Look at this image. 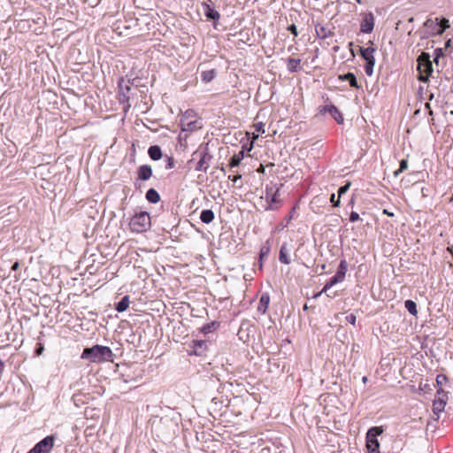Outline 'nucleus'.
I'll list each match as a JSON object with an SVG mask.
<instances>
[{
    "instance_id": "nucleus-10",
    "label": "nucleus",
    "mask_w": 453,
    "mask_h": 453,
    "mask_svg": "<svg viewBox=\"0 0 453 453\" xmlns=\"http://www.w3.org/2000/svg\"><path fill=\"white\" fill-rule=\"evenodd\" d=\"M374 27V17L372 12L365 14L364 17L361 25L360 30L362 33L370 34L372 32Z\"/></svg>"
},
{
    "instance_id": "nucleus-49",
    "label": "nucleus",
    "mask_w": 453,
    "mask_h": 453,
    "mask_svg": "<svg viewBox=\"0 0 453 453\" xmlns=\"http://www.w3.org/2000/svg\"><path fill=\"white\" fill-rule=\"evenodd\" d=\"M204 345H205V342L203 341L196 342L195 344V346L199 349H202Z\"/></svg>"
},
{
    "instance_id": "nucleus-54",
    "label": "nucleus",
    "mask_w": 453,
    "mask_h": 453,
    "mask_svg": "<svg viewBox=\"0 0 453 453\" xmlns=\"http://www.w3.org/2000/svg\"><path fill=\"white\" fill-rule=\"evenodd\" d=\"M451 46V39H449L445 42V49H448Z\"/></svg>"
},
{
    "instance_id": "nucleus-60",
    "label": "nucleus",
    "mask_w": 453,
    "mask_h": 453,
    "mask_svg": "<svg viewBox=\"0 0 453 453\" xmlns=\"http://www.w3.org/2000/svg\"><path fill=\"white\" fill-rule=\"evenodd\" d=\"M367 380V378L366 377H364L363 378V381L365 382Z\"/></svg>"
},
{
    "instance_id": "nucleus-24",
    "label": "nucleus",
    "mask_w": 453,
    "mask_h": 453,
    "mask_svg": "<svg viewBox=\"0 0 453 453\" xmlns=\"http://www.w3.org/2000/svg\"><path fill=\"white\" fill-rule=\"evenodd\" d=\"M215 218L214 212L211 210H203L200 214V219L204 224H210Z\"/></svg>"
},
{
    "instance_id": "nucleus-52",
    "label": "nucleus",
    "mask_w": 453,
    "mask_h": 453,
    "mask_svg": "<svg viewBox=\"0 0 453 453\" xmlns=\"http://www.w3.org/2000/svg\"><path fill=\"white\" fill-rule=\"evenodd\" d=\"M354 204H355V197L352 196V198L350 199V201L349 202V204L348 206H350L351 208L354 207Z\"/></svg>"
},
{
    "instance_id": "nucleus-40",
    "label": "nucleus",
    "mask_w": 453,
    "mask_h": 453,
    "mask_svg": "<svg viewBox=\"0 0 453 453\" xmlns=\"http://www.w3.org/2000/svg\"><path fill=\"white\" fill-rule=\"evenodd\" d=\"M288 30L295 36L296 37L298 35L297 28L295 24H292L288 27Z\"/></svg>"
},
{
    "instance_id": "nucleus-19",
    "label": "nucleus",
    "mask_w": 453,
    "mask_h": 453,
    "mask_svg": "<svg viewBox=\"0 0 453 453\" xmlns=\"http://www.w3.org/2000/svg\"><path fill=\"white\" fill-rule=\"evenodd\" d=\"M301 59L288 58L287 59V68L290 73H296L300 69Z\"/></svg>"
},
{
    "instance_id": "nucleus-13",
    "label": "nucleus",
    "mask_w": 453,
    "mask_h": 453,
    "mask_svg": "<svg viewBox=\"0 0 453 453\" xmlns=\"http://www.w3.org/2000/svg\"><path fill=\"white\" fill-rule=\"evenodd\" d=\"M315 32L319 38L326 39L331 37L334 35L333 29L328 26H324L321 24H317L315 26Z\"/></svg>"
},
{
    "instance_id": "nucleus-5",
    "label": "nucleus",
    "mask_w": 453,
    "mask_h": 453,
    "mask_svg": "<svg viewBox=\"0 0 453 453\" xmlns=\"http://www.w3.org/2000/svg\"><path fill=\"white\" fill-rule=\"evenodd\" d=\"M418 80L422 82H426L433 73V64L429 53L422 52L417 59Z\"/></svg>"
},
{
    "instance_id": "nucleus-20",
    "label": "nucleus",
    "mask_w": 453,
    "mask_h": 453,
    "mask_svg": "<svg viewBox=\"0 0 453 453\" xmlns=\"http://www.w3.org/2000/svg\"><path fill=\"white\" fill-rule=\"evenodd\" d=\"M339 79L342 81H347L349 82L350 87L359 88V85L357 84V78L353 73H347L345 74L340 75Z\"/></svg>"
},
{
    "instance_id": "nucleus-2",
    "label": "nucleus",
    "mask_w": 453,
    "mask_h": 453,
    "mask_svg": "<svg viewBox=\"0 0 453 453\" xmlns=\"http://www.w3.org/2000/svg\"><path fill=\"white\" fill-rule=\"evenodd\" d=\"M196 159H198V161L195 165V170L196 172L206 173L210 166V161L212 159V156L209 153L208 143L201 144L197 150L192 153V158L188 164L191 165Z\"/></svg>"
},
{
    "instance_id": "nucleus-31",
    "label": "nucleus",
    "mask_w": 453,
    "mask_h": 453,
    "mask_svg": "<svg viewBox=\"0 0 453 453\" xmlns=\"http://www.w3.org/2000/svg\"><path fill=\"white\" fill-rule=\"evenodd\" d=\"M216 75L215 70H208L202 73V80L204 82L211 81Z\"/></svg>"
},
{
    "instance_id": "nucleus-32",
    "label": "nucleus",
    "mask_w": 453,
    "mask_h": 453,
    "mask_svg": "<svg viewBox=\"0 0 453 453\" xmlns=\"http://www.w3.org/2000/svg\"><path fill=\"white\" fill-rule=\"evenodd\" d=\"M347 270H348V265H347L346 260H342L340 262V265H339V267H338V270L336 273L345 278Z\"/></svg>"
},
{
    "instance_id": "nucleus-3",
    "label": "nucleus",
    "mask_w": 453,
    "mask_h": 453,
    "mask_svg": "<svg viewBox=\"0 0 453 453\" xmlns=\"http://www.w3.org/2000/svg\"><path fill=\"white\" fill-rule=\"evenodd\" d=\"M203 127V122L194 110H187L180 118L182 132H195Z\"/></svg>"
},
{
    "instance_id": "nucleus-63",
    "label": "nucleus",
    "mask_w": 453,
    "mask_h": 453,
    "mask_svg": "<svg viewBox=\"0 0 453 453\" xmlns=\"http://www.w3.org/2000/svg\"><path fill=\"white\" fill-rule=\"evenodd\" d=\"M357 2L358 4H361V0H357Z\"/></svg>"
},
{
    "instance_id": "nucleus-50",
    "label": "nucleus",
    "mask_w": 453,
    "mask_h": 453,
    "mask_svg": "<svg viewBox=\"0 0 453 453\" xmlns=\"http://www.w3.org/2000/svg\"><path fill=\"white\" fill-rule=\"evenodd\" d=\"M19 267V262H15L12 265V271H17Z\"/></svg>"
},
{
    "instance_id": "nucleus-7",
    "label": "nucleus",
    "mask_w": 453,
    "mask_h": 453,
    "mask_svg": "<svg viewBox=\"0 0 453 453\" xmlns=\"http://www.w3.org/2000/svg\"><path fill=\"white\" fill-rule=\"evenodd\" d=\"M131 81L127 80V81L121 78L119 81V101L121 104H123V109L125 111L130 108L129 98L131 92Z\"/></svg>"
},
{
    "instance_id": "nucleus-45",
    "label": "nucleus",
    "mask_w": 453,
    "mask_h": 453,
    "mask_svg": "<svg viewBox=\"0 0 453 453\" xmlns=\"http://www.w3.org/2000/svg\"><path fill=\"white\" fill-rule=\"evenodd\" d=\"M256 130L257 132H261V133H265V129H264V124L262 122H259L257 124H256Z\"/></svg>"
},
{
    "instance_id": "nucleus-33",
    "label": "nucleus",
    "mask_w": 453,
    "mask_h": 453,
    "mask_svg": "<svg viewBox=\"0 0 453 453\" xmlns=\"http://www.w3.org/2000/svg\"><path fill=\"white\" fill-rule=\"evenodd\" d=\"M444 57L443 49L437 48L434 50V62H435L436 65H438L439 58Z\"/></svg>"
},
{
    "instance_id": "nucleus-59",
    "label": "nucleus",
    "mask_w": 453,
    "mask_h": 453,
    "mask_svg": "<svg viewBox=\"0 0 453 453\" xmlns=\"http://www.w3.org/2000/svg\"><path fill=\"white\" fill-rule=\"evenodd\" d=\"M338 49H339V48L336 46V47H334V51H337V50H338Z\"/></svg>"
},
{
    "instance_id": "nucleus-62",
    "label": "nucleus",
    "mask_w": 453,
    "mask_h": 453,
    "mask_svg": "<svg viewBox=\"0 0 453 453\" xmlns=\"http://www.w3.org/2000/svg\"><path fill=\"white\" fill-rule=\"evenodd\" d=\"M260 168H261V169H259V172L264 171V166H261Z\"/></svg>"
},
{
    "instance_id": "nucleus-16",
    "label": "nucleus",
    "mask_w": 453,
    "mask_h": 453,
    "mask_svg": "<svg viewBox=\"0 0 453 453\" xmlns=\"http://www.w3.org/2000/svg\"><path fill=\"white\" fill-rule=\"evenodd\" d=\"M344 277L338 274L337 273L326 283L323 289L319 292V295L322 294L323 292H326L329 288H331L333 286H334L337 283H340L344 280Z\"/></svg>"
},
{
    "instance_id": "nucleus-27",
    "label": "nucleus",
    "mask_w": 453,
    "mask_h": 453,
    "mask_svg": "<svg viewBox=\"0 0 453 453\" xmlns=\"http://www.w3.org/2000/svg\"><path fill=\"white\" fill-rule=\"evenodd\" d=\"M219 322L212 321V322L203 325L201 327V332L204 334H210V333H212L213 331H215L217 328H219Z\"/></svg>"
},
{
    "instance_id": "nucleus-47",
    "label": "nucleus",
    "mask_w": 453,
    "mask_h": 453,
    "mask_svg": "<svg viewBox=\"0 0 453 453\" xmlns=\"http://www.w3.org/2000/svg\"><path fill=\"white\" fill-rule=\"evenodd\" d=\"M242 178L241 174L234 175V176H228V179L231 180L233 182H237L238 180Z\"/></svg>"
},
{
    "instance_id": "nucleus-30",
    "label": "nucleus",
    "mask_w": 453,
    "mask_h": 453,
    "mask_svg": "<svg viewBox=\"0 0 453 453\" xmlns=\"http://www.w3.org/2000/svg\"><path fill=\"white\" fill-rule=\"evenodd\" d=\"M375 51H376V49L373 48V47H367V48L359 47L360 56L364 59H365L368 57H370V55L373 54Z\"/></svg>"
},
{
    "instance_id": "nucleus-57",
    "label": "nucleus",
    "mask_w": 453,
    "mask_h": 453,
    "mask_svg": "<svg viewBox=\"0 0 453 453\" xmlns=\"http://www.w3.org/2000/svg\"><path fill=\"white\" fill-rule=\"evenodd\" d=\"M408 21H409L410 23L413 22V21H414V18H413V17H411V18L408 19Z\"/></svg>"
},
{
    "instance_id": "nucleus-48",
    "label": "nucleus",
    "mask_w": 453,
    "mask_h": 453,
    "mask_svg": "<svg viewBox=\"0 0 453 453\" xmlns=\"http://www.w3.org/2000/svg\"><path fill=\"white\" fill-rule=\"evenodd\" d=\"M446 380V376L445 375H438L437 378H436V382L438 384H441L442 382V380Z\"/></svg>"
},
{
    "instance_id": "nucleus-37",
    "label": "nucleus",
    "mask_w": 453,
    "mask_h": 453,
    "mask_svg": "<svg viewBox=\"0 0 453 453\" xmlns=\"http://www.w3.org/2000/svg\"><path fill=\"white\" fill-rule=\"evenodd\" d=\"M273 187L272 185H266L265 187V199L269 201V197L273 195Z\"/></svg>"
},
{
    "instance_id": "nucleus-14",
    "label": "nucleus",
    "mask_w": 453,
    "mask_h": 453,
    "mask_svg": "<svg viewBox=\"0 0 453 453\" xmlns=\"http://www.w3.org/2000/svg\"><path fill=\"white\" fill-rule=\"evenodd\" d=\"M137 174L140 180H148L152 176V168L149 165H142L138 168Z\"/></svg>"
},
{
    "instance_id": "nucleus-61",
    "label": "nucleus",
    "mask_w": 453,
    "mask_h": 453,
    "mask_svg": "<svg viewBox=\"0 0 453 453\" xmlns=\"http://www.w3.org/2000/svg\"><path fill=\"white\" fill-rule=\"evenodd\" d=\"M260 168H261V169H259V172L264 171V166H261Z\"/></svg>"
},
{
    "instance_id": "nucleus-11",
    "label": "nucleus",
    "mask_w": 453,
    "mask_h": 453,
    "mask_svg": "<svg viewBox=\"0 0 453 453\" xmlns=\"http://www.w3.org/2000/svg\"><path fill=\"white\" fill-rule=\"evenodd\" d=\"M203 11L204 16L211 20L218 21L220 19V14L218 11H216L212 6L208 4L207 3H203Z\"/></svg>"
},
{
    "instance_id": "nucleus-41",
    "label": "nucleus",
    "mask_w": 453,
    "mask_h": 453,
    "mask_svg": "<svg viewBox=\"0 0 453 453\" xmlns=\"http://www.w3.org/2000/svg\"><path fill=\"white\" fill-rule=\"evenodd\" d=\"M360 219L359 214L356 211H351L349 215V221L356 222Z\"/></svg>"
},
{
    "instance_id": "nucleus-1",
    "label": "nucleus",
    "mask_w": 453,
    "mask_h": 453,
    "mask_svg": "<svg viewBox=\"0 0 453 453\" xmlns=\"http://www.w3.org/2000/svg\"><path fill=\"white\" fill-rule=\"evenodd\" d=\"M114 354L107 347L96 344L91 348H85L81 353V358L88 360L90 363L112 362Z\"/></svg>"
},
{
    "instance_id": "nucleus-58",
    "label": "nucleus",
    "mask_w": 453,
    "mask_h": 453,
    "mask_svg": "<svg viewBox=\"0 0 453 453\" xmlns=\"http://www.w3.org/2000/svg\"><path fill=\"white\" fill-rule=\"evenodd\" d=\"M220 170H221L222 172H224V173L226 172V170H225V167H224V166H221Z\"/></svg>"
},
{
    "instance_id": "nucleus-34",
    "label": "nucleus",
    "mask_w": 453,
    "mask_h": 453,
    "mask_svg": "<svg viewBox=\"0 0 453 453\" xmlns=\"http://www.w3.org/2000/svg\"><path fill=\"white\" fill-rule=\"evenodd\" d=\"M351 182L348 181L345 185L342 186L338 189V196L341 198L350 188Z\"/></svg>"
},
{
    "instance_id": "nucleus-46",
    "label": "nucleus",
    "mask_w": 453,
    "mask_h": 453,
    "mask_svg": "<svg viewBox=\"0 0 453 453\" xmlns=\"http://www.w3.org/2000/svg\"><path fill=\"white\" fill-rule=\"evenodd\" d=\"M439 23H440V27H444L446 25H449V19H445V18H442V19H439Z\"/></svg>"
},
{
    "instance_id": "nucleus-56",
    "label": "nucleus",
    "mask_w": 453,
    "mask_h": 453,
    "mask_svg": "<svg viewBox=\"0 0 453 453\" xmlns=\"http://www.w3.org/2000/svg\"><path fill=\"white\" fill-rule=\"evenodd\" d=\"M402 173V172H399V169H398V170H396V171L394 173V175H395V177H397V176L399 175V173Z\"/></svg>"
},
{
    "instance_id": "nucleus-44",
    "label": "nucleus",
    "mask_w": 453,
    "mask_h": 453,
    "mask_svg": "<svg viewBox=\"0 0 453 453\" xmlns=\"http://www.w3.org/2000/svg\"><path fill=\"white\" fill-rule=\"evenodd\" d=\"M346 320H347L349 323H350V324H352V325H355V323H356V316H355V315H353V314H349V315H348V316L346 317Z\"/></svg>"
},
{
    "instance_id": "nucleus-39",
    "label": "nucleus",
    "mask_w": 453,
    "mask_h": 453,
    "mask_svg": "<svg viewBox=\"0 0 453 453\" xmlns=\"http://www.w3.org/2000/svg\"><path fill=\"white\" fill-rule=\"evenodd\" d=\"M330 201L334 207H338L340 205V197L335 196V194H332L330 196Z\"/></svg>"
},
{
    "instance_id": "nucleus-42",
    "label": "nucleus",
    "mask_w": 453,
    "mask_h": 453,
    "mask_svg": "<svg viewBox=\"0 0 453 453\" xmlns=\"http://www.w3.org/2000/svg\"><path fill=\"white\" fill-rule=\"evenodd\" d=\"M408 168V162L406 159H402L400 161V167H399V172H403L405 171L406 169Z\"/></svg>"
},
{
    "instance_id": "nucleus-17",
    "label": "nucleus",
    "mask_w": 453,
    "mask_h": 453,
    "mask_svg": "<svg viewBox=\"0 0 453 453\" xmlns=\"http://www.w3.org/2000/svg\"><path fill=\"white\" fill-rule=\"evenodd\" d=\"M270 303V296L267 293H265L261 296L258 305L257 311L261 314H265L267 311L268 305Z\"/></svg>"
},
{
    "instance_id": "nucleus-6",
    "label": "nucleus",
    "mask_w": 453,
    "mask_h": 453,
    "mask_svg": "<svg viewBox=\"0 0 453 453\" xmlns=\"http://www.w3.org/2000/svg\"><path fill=\"white\" fill-rule=\"evenodd\" d=\"M382 426H372L366 433V448L368 453H380V442L377 439L383 433Z\"/></svg>"
},
{
    "instance_id": "nucleus-25",
    "label": "nucleus",
    "mask_w": 453,
    "mask_h": 453,
    "mask_svg": "<svg viewBox=\"0 0 453 453\" xmlns=\"http://www.w3.org/2000/svg\"><path fill=\"white\" fill-rule=\"evenodd\" d=\"M244 157V150H240L237 154H234L229 160V165L233 167L238 166Z\"/></svg>"
},
{
    "instance_id": "nucleus-4",
    "label": "nucleus",
    "mask_w": 453,
    "mask_h": 453,
    "mask_svg": "<svg viewBox=\"0 0 453 453\" xmlns=\"http://www.w3.org/2000/svg\"><path fill=\"white\" fill-rule=\"evenodd\" d=\"M150 216L146 211L134 214L129 222L131 231L137 234L145 233L150 228Z\"/></svg>"
},
{
    "instance_id": "nucleus-18",
    "label": "nucleus",
    "mask_w": 453,
    "mask_h": 453,
    "mask_svg": "<svg viewBox=\"0 0 453 453\" xmlns=\"http://www.w3.org/2000/svg\"><path fill=\"white\" fill-rule=\"evenodd\" d=\"M446 405V400L439 397L435 399L433 403V412L439 418L440 413L444 410Z\"/></svg>"
},
{
    "instance_id": "nucleus-12",
    "label": "nucleus",
    "mask_w": 453,
    "mask_h": 453,
    "mask_svg": "<svg viewBox=\"0 0 453 453\" xmlns=\"http://www.w3.org/2000/svg\"><path fill=\"white\" fill-rule=\"evenodd\" d=\"M323 111L328 112L338 124L343 123V117L338 108L334 104H327L323 107Z\"/></svg>"
},
{
    "instance_id": "nucleus-51",
    "label": "nucleus",
    "mask_w": 453,
    "mask_h": 453,
    "mask_svg": "<svg viewBox=\"0 0 453 453\" xmlns=\"http://www.w3.org/2000/svg\"><path fill=\"white\" fill-rule=\"evenodd\" d=\"M383 214L388 216V217H393L394 216V213L393 212H390L388 211V210L387 209H384L383 211H382Z\"/></svg>"
},
{
    "instance_id": "nucleus-38",
    "label": "nucleus",
    "mask_w": 453,
    "mask_h": 453,
    "mask_svg": "<svg viewBox=\"0 0 453 453\" xmlns=\"http://www.w3.org/2000/svg\"><path fill=\"white\" fill-rule=\"evenodd\" d=\"M270 252V247L268 245L262 246L260 250V259H262L263 257L267 256Z\"/></svg>"
},
{
    "instance_id": "nucleus-36",
    "label": "nucleus",
    "mask_w": 453,
    "mask_h": 453,
    "mask_svg": "<svg viewBox=\"0 0 453 453\" xmlns=\"http://www.w3.org/2000/svg\"><path fill=\"white\" fill-rule=\"evenodd\" d=\"M174 166H175V160H174V158L172 157H166L165 169H167V170L173 169Z\"/></svg>"
},
{
    "instance_id": "nucleus-22",
    "label": "nucleus",
    "mask_w": 453,
    "mask_h": 453,
    "mask_svg": "<svg viewBox=\"0 0 453 453\" xmlns=\"http://www.w3.org/2000/svg\"><path fill=\"white\" fill-rule=\"evenodd\" d=\"M365 72L368 76H372L373 73V66L375 65V58L373 54L370 55V57L365 58Z\"/></svg>"
},
{
    "instance_id": "nucleus-26",
    "label": "nucleus",
    "mask_w": 453,
    "mask_h": 453,
    "mask_svg": "<svg viewBox=\"0 0 453 453\" xmlns=\"http://www.w3.org/2000/svg\"><path fill=\"white\" fill-rule=\"evenodd\" d=\"M130 303L129 296H125L121 298V300L116 304L115 310L119 312H123L127 311Z\"/></svg>"
},
{
    "instance_id": "nucleus-15",
    "label": "nucleus",
    "mask_w": 453,
    "mask_h": 453,
    "mask_svg": "<svg viewBox=\"0 0 453 453\" xmlns=\"http://www.w3.org/2000/svg\"><path fill=\"white\" fill-rule=\"evenodd\" d=\"M289 252L290 250L288 249L287 243H283L280 250L279 254V260L280 263L284 265H289L291 263L290 257H289Z\"/></svg>"
},
{
    "instance_id": "nucleus-9",
    "label": "nucleus",
    "mask_w": 453,
    "mask_h": 453,
    "mask_svg": "<svg viewBox=\"0 0 453 453\" xmlns=\"http://www.w3.org/2000/svg\"><path fill=\"white\" fill-rule=\"evenodd\" d=\"M424 27L427 29L428 35H441L448 27H449V25L440 27L439 18H435L434 19H427L424 23Z\"/></svg>"
},
{
    "instance_id": "nucleus-35",
    "label": "nucleus",
    "mask_w": 453,
    "mask_h": 453,
    "mask_svg": "<svg viewBox=\"0 0 453 453\" xmlns=\"http://www.w3.org/2000/svg\"><path fill=\"white\" fill-rule=\"evenodd\" d=\"M279 193V189L277 188L273 195L272 196L269 197V201H267V203H269V205L268 207L266 208L267 210H272L273 209V206H272V203H277V199H276V196Z\"/></svg>"
},
{
    "instance_id": "nucleus-43",
    "label": "nucleus",
    "mask_w": 453,
    "mask_h": 453,
    "mask_svg": "<svg viewBox=\"0 0 453 453\" xmlns=\"http://www.w3.org/2000/svg\"><path fill=\"white\" fill-rule=\"evenodd\" d=\"M43 350H44V347H43V345H42V343H38V344L36 345V348H35V354H36L37 356H40V355H42V354Z\"/></svg>"
},
{
    "instance_id": "nucleus-29",
    "label": "nucleus",
    "mask_w": 453,
    "mask_h": 453,
    "mask_svg": "<svg viewBox=\"0 0 453 453\" xmlns=\"http://www.w3.org/2000/svg\"><path fill=\"white\" fill-rule=\"evenodd\" d=\"M404 306L411 315H414V316L417 315V313H418L417 304L414 301L406 300L404 303Z\"/></svg>"
},
{
    "instance_id": "nucleus-55",
    "label": "nucleus",
    "mask_w": 453,
    "mask_h": 453,
    "mask_svg": "<svg viewBox=\"0 0 453 453\" xmlns=\"http://www.w3.org/2000/svg\"><path fill=\"white\" fill-rule=\"evenodd\" d=\"M4 367V363L0 359V374H2Z\"/></svg>"
},
{
    "instance_id": "nucleus-53",
    "label": "nucleus",
    "mask_w": 453,
    "mask_h": 453,
    "mask_svg": "<svg viewBox=\"0 0 453 453\" xmlns=\"http://www.w3.org/2000/svg\"><path fill=\"white\" fill-rule=\"evenodd\" d=\"M437 395H442L443 396H446V393L442 388L437 390Z\"/></svg>"
},
{
    "instance_id": "nucleus-23",
    "label": "nucleus",
    "mask_w": 453,
    "mask_h": 453,
    "mask_svg": "<svg viewBox=\"0 0 453 453\" xmlns=\"http://www.w3.org/2000/svg\"><path fill=\"white\" fill-rule=\"evenodd\" d=\"M148 154L152 160H158L162 157V150L157 145L150 146L148 150Z\"/></svg>"
},
{
    "instance_id": "nucleus-28",
    "label": "nucleus",
    "mask_w": 453,
    "mask_h": 453,
    "mask_svg": "<svg viewBox=\"0 0 453 453\" xmlns=\"http://www.w3.org/2000/svg\"><path fill=\"white\" fill-rule=\"evenodd\" d=\"M146 199L152 203H157L160 200L158 192L154 188H150L146 193Z\"/></svg>"
},
{
    "instance_id": "nucleus-21",
    "label": "nucleus",
    "mask_w": 453,
    "mask_h": 453,
    "mask_svg": "<svg viewBox=\"0 0 453 453\" xmlns=\"http://www.w3.org/2000/svg\"><path fill=\"white\" fill-rule=\"evenodd\" d=\"M365 72L368 76H372L373 73V66L375 65V58L373 54L370 55V57L365 58Z\"/></svg>"
},
{
    "instance_id": "nucleus-8",
    "label": "nucleus",
    "mask_w": 453,
    "mask_h": 453,
    "mask_svg": "<svg viewBox=\"0 0 453 453\" xmlns=\"http://www.w3.org/2000/svg\"><path fill=\"white\" fill-rule=\"evenodd\" d=\"M54 435H48L37 442L27 453H50L54 447Z\"/></svg>"
}]
</instances>
